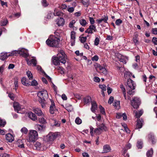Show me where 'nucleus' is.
I'll list each match as a JSON object with an SVG mask.
<instances>
[{"label":"nucleus","mask_w":157,"mask_h":157,"mask_svg":"<svg viewBox=\"0 0 157 157\" xmlns=\"http://www.w3.org/2000/svg\"><path fill=\"white\" fill-rule=\"evenodd\" d=\"M66 55L64 52L63 50H60L57 55V56L52 58V63L55 65H59L60 62L65 64L66 62Z\"/></svg>","instance_id":"f257e3e1"},{"label":"nucleus","mask_w":157,"mask_h":157,"mask_svg":"<svg viewBox=\"0 0 157 157\" xmlns=\"http://www.w3.org/2000/svg\"><path fill=\"white\" fill-rule=\"evenodd\" d=\"M59 36H50L46 41L47 44L49 47L58 48L59 47L60 41Z\"/></svg>","instance_id":"f03ea898"},{"label":"nucleus","mask_w":157,"mask_h":157,"mask_svg":"<svg viewBox=\"0 0 157 157\" xmlns=\"http://www.w3.org/2000/svg\"><path fill=\"white\" fill-rule=\"evenodd\" d=\"M98 128H95L94 130V128L92 126L90 127V133L92 136H93L94 134L96 135H99L101 134L103 130L106 131L107 128L103 124H101L98 125V123H97Z\"/></svg>","instance_id":"7ed1b4c3"},{"label":"nucleus","mask_w":157,"mask_h":157,"mask_svg":"<svg viewBox=\"0 0 157 157\" xmlns=\"http://www.w3.org/2000/svg\"><path fill=\"white\" fill-rule=\"evenodd\" d=\"M60 135L59 133L57 132H50L46 136V140L50 143L53 142L56 138Z\"/></svg>","instance_id":"20e7f679"},{"label":"nucleus","mask_w":157,"mask_h":157,"mask_svg":"<svg viewBox=\"0 0 157 157\" xmlns=\"http://www.w3.org/2000/svg\"><path fill=\"white\" fill-rule=\"evenodd\" d=\"M13 107L15 111L18 113H24L26 112L24 107L21 105L17 102H14L13 104Z\"/></svg>","instance_id":"39448f33"},{"label":"nucleus","mask_w":157,"mask_h":157,"mask_svg":"<svg viewBox=\"0 0 157 157\" xmlns=\"http://www.w3.org/2000/svg\"><path fill=\"white\" fill-rule=\"evenodd\" d=\"M106 64L104 63L102 65L97 64L96 67L97 71L101 73H102L105 75L108 74V72L106 68Z\"/></svg>","instance_id":"423d86ee"},{"label":"nucleus","mask_w":157,"mask_h":157,"mask_svg":"<svg viewBox=\"0 0 157 157\" xmlns=\"http://www.w3.org/2000/svg\"><path fill=\"white\" fill-rule=\"evenodd\" d=\"M29 141L30 142L34 141L38 138V134L37 132L34 130H31L29 134Z\"/></svg>","instance_id":"0eeeda50"},{"label":"nucleus","mask_w":157,"mask_h":157,"mask_svg":"<svg viewBox=\"0 0 157 157\" xmlns=\"http://www.w3.org/2000/svg\"><path fill=\"white\" fill-rule=\"evenodd\" d=\"M37 95L40 98L39 100H45L48 97L47 91L45 90H43L39 92L37 94Z\"/></svg>","instance_id":"6e6552de"},{"label":"nucleus","mask_w":157,"mask_h":157,"mask_svg":"<svg viewBox=\"0 0 157 157\" xmlns=\"http://www.w3.org/2000/svg\"><path fill=\"white\" fill-rule=\"evenodd\" d=\"M140 104V100L139 98L137 97H134L131 101V105L134 109H137Z\"/></svg>","instance_id":"1a4fd4ad"},{"label":"nucleus","mask_w":157,"mask_h":157,"mask_svg":"<svg viewBox=\"0 0 157 157\" xmlns=\"http://www.w3.org/2000/svg\"><path fill=\"white\" fill-rule=\"evenodd\" d=\"M127 85L128 86L127 87V88H128L133 90L135 89L136 86V84L130 78L128 80Z\"/></svg>","instance_id":"9d476101"},{"label":"nucleus","mask_w":157,"mask_h":157,"mask_svg":"<svg viewBox=\"0 0 157 157\" xmlns=\"http://www.w3.org/2000/svg\"><path fill=\"white\" fill-rule=\"evenodd\" d=\"M97 29L96 27L94 25H90L89 28L85 31V33L89 34H92L93 32H96Z\"/></svg>","instance_id":"9b49d317"},{"label":"nucleus","mask_w":157,"mask_h":157,"mask_svg":"<svg viewBox=\"0 0 157 157\" xmlns=\"http://www.w3.org/2000/svg\"><path fill=\"white\" fill-rule=\"evenodd\" d=\"M144 121L142 119L138 118L137 120V123L136 124V129H140L142 127Z\"/></svg>","instance_id":"f8f14e48"},{"label":"nucleus","mask_w":157,"mask_h":157,"mask_svg":"<svg viewBox=\"0 0 157 157\" xmlns=\"http://www.w3.org/2000/svg\"><path fill=\"white\" fill-rule=\"evenodd\" d=\"M56 22V24L59 26H63L65 23L64 19L62 17H60L57 19Z\"/></svg>","instance_id":"ddd939ff"},{"label":"nucleus","mask_w":157,"mask_h":157,"mask_svg":"<svg viewBox=\"0 0 157 157\" xmlns=\"http://www.w3.org/2000/svg\"><path fill=\"white\" fill-rule=\"evenodd\" d=\"M51 104L50 107V112L51 114H54L56 110L55 103L52 100H51Z\"/></svg>","instance_id":"4468645a"},{"label":"nucleus","mask_w":157,"mask_h":157,"mask_svg":"<svg viewBox=\"0 0 157 157\" xmlns=\"http://www.w3.org/2000/svg\"><path fill=\"white\" fill-rule=\"evenodd\" d=\"M75 33L74 31H72L71 32V42L72 46L74 45L75 44Z\"/></svg>","instance_id":"2eb2a0df"},{"label":"nucleus","mask_w":157,"mask_h":157,"mask_svg":"<svg viewBox=\"0 0 157 157\" xmlns=\"http://www.w3.org/2000/svg\"><path fill=\"white\" fill-rule=\"evenodd\" d=\"M21 82L24 85L28 86H30V82L25 77H23L21 80Z\"/></svg>","instance_id":"dca6fc26"},{"label":"nucleus","mask_w":157,"mask_h":157,"mask_svg":"<svg viewBox=\"0 0 157 157\" xmlns=\"http://www.w3.org/2000/svg\"><path fill=\"white\" fill-rule=\"evenodd\" d=\"M26 60L29 65H30L33 64L34 66H36V61L35 58H33L30 60L28 58L26 59Z\"/></svg>","instance_id":"f3484780"},{"label":"nucleus","mask_w":157,"mask_h":157,"mask_svg":"<svg viewBox=\"0 0 157 157\" xmlns=\"http://www.w3.org/2000/svg\"><path fill=\"white\" fill-rule=\"evenodd\" d=\"M28 115L29 118L33 121H35L37 120V117L35 114L31 112H29L28 113Z\"/></svg>","instance_id":"a211bd4d"},{"label":"nucleus","mask_w":157,"mask_h":157,"mask_svg":"<svg viewBox=\"0 0 157 157\" xmlns=\"http://www.w3.org/2000/svg\"><path fill=\"white\" fill-rule=\"evenodd\" d=\"M6 138L9 142H12L14 139L13 136L10 133H8L6 135Z\"/></svg>","instance_id":"6ab92c4d"},{"label":"nucleus","mask_w":157,"mask_h":157,"mask_svg":"<svg viewBox=\"0 0 157 157\" xmlns=\"http://www.w3.org/2000/svg\"><path fill=\"white\" fill-rule=\"evenodd\" d=\"M33 110L34 113L39 116H41L43 114L42 111L39 108H34Z\"/></svg>","instance_id":"aec40b11"},{"label":"nucleus","mask_w":157,"mask_h":157,"mask_svg":"<svg viewBox=\"0 0 157 157\" xmlns=\"http://www.w3.org/2000/svg\"><path fill=\"white\" fill-rule=\"evenodd\" d=\"M37 68L38 70L40 71L41 72L43 73L44 74L45 76L46 77L49 81H51V78L43 70L41 67L40 66H37Z\"/></svg>","instance_id":"412c9836"},{"label":"nucleus","mask_w":157,"mask_h":157,"mask_svg":"<svg viewBox=\"0 0 157 157\" xmlns=\"http://www.w3.org/2000/svg\"><path fill=\"white\" fill-rule=\"evenodd\" d=\"M111 150V147L109 145L106 144L103 146V153H107L109 152Z\"/></svg>","instance_id":"4be33fe9"},{"label":"nucleus","mask_w":157,"mask_h":157,"mask_svg":"<svg viewBox=\"0 0 157 157\" xmlns=\"http://www.w3.org/2000/svg\"><path fill=\"white\" fill-rule=\"evenodd\" d=\"M91 110L94 113L95 112V110L97 109V104L95 101H92L91 102Z\"/></svg>","instance_id":"5701e85b"},{"label":"nucleus","mask_w":157,"mask_h":157,"mask_svg":"<svg viewBox=\"0 0 157 157\" xmlns=\"http://www.w3.org/2000/svg\"><path fill=\"white\" fill-rule=\"evenodd\" d=\"M36 127L38 130L40 131H44L46 127V126L44 125L39 124H36Z\"/></svg>","instance_id":"b1692460"},{"label":"nucleus","mask_w":157,"mask_h":157,"mask_svg":"<svg viewBox=\"0 0 157 157\" xmlns=\"http://www.w3.org/2000/svg\"><path fill=\"white\" fill-rule=\"evenodd\" d=\"M42 145L40 142H37L34 144V147L36 149L38 150H40L42 147Z\"/></svg>","instance_id":"393cba45"},{"label":"nucleus","mask_w":157,"mask_h":157,"mask_svg":"<svg viewBox=\"0 0 157 157\" xmlns=\"http://www.w3.org/2000/svg\"><path fill=\"white\" fill-rule=\"evenodd\" d=\"M8 57L7 53H2L0 55V59L3 60L6 59Z\"/></svg>","instance_id":"a878e982"},{"label":"nucleus","mask_w":157,"mask_h":157,"mask_svg":"<svg viewBox=\"0 0 157 157\" xmlns=\"http://www.w3.org/2000/svg\"><path fill=\"white\" fill-rule=\"evenodd\" d=\"M79 21L80 24L83 27H85L88 24L86 21L84 19H81Z\"/></svg>","instance_id":"bb28decb"},{"label":"nucleus","mask_w":157,"mask_h":157,"mask_svg":"<svg viewBox=\"0 0 157 157\" xmlns=\"http://www.w3.org/2000/svg\"><path fill=\"white\" fill-rule=\"evenodd\" d=\"M149 140L151 141L152 144H154L155 143L154 136L152 134H150L148 136Z\"/></svg>","instance_id":"cd10ccee"},{"label":"nucleus","mask_w":157,"mask_h":157,"mask_svg":"<svg viewBox=\"0 0 157 157\" xmlns=\"http://www.w3.org/2000/svg\"><path fill=\"white\" fill-rule=\"evenodd\" d=\"M81 2L85 7H87L90 4L89 0H80Z\"/></svg>","instance_id":"c85d7f7f"},{"label":"nucleus","mask_w":157,"mask_h":157,"mask_svg":"<svg viewBox=\"0 0 157 157\" xmlns=\"http://www.w3.org/2000/svg\"><path fill=\"white\" fill-rule=\"evenodd\" d=\"M120 87L122 91L125 99H126V90L122 84L121 85Z\"/></svg>","instance_id":"c756f323"},{"label":"nucleus","mask_w":157,"mask_h":157,"mask_svg":"<svg viewBox=\"0 0 157 157\" xmlns=\"http://www.w3.org/2000/svg\"><path fill=\"white\" fill-rule=\"evenodd\" d=\"M135 113V116L137 118H139L142 115L143 113V111L142 110H140L139 112H137L136 111V112L134 111Z\"/></svg>","instance_id":"7c9ffc66"},{"label":"nucleus","mask_w":157,"mask_h":157,"mask_svg":"<svg viewBox=\"0 0 157 157\" xmlns=\"http://www.w3.org/2000/svg\"><path fill=\"white\" fill-rule=\"evenodd\" d=\"M52 122H53V124H51L52 126L59 127L60 125V123L59 121H56V120H52Z\"/></svg>","instance_id":"2f4dec72"},{"label":"nucleus","mask_w":157,"mask_h":157,"mask_svg":"<svg viewBox=\"0 0 157 157\" xmlns=\"http://www.w3.org/2000/svg\"><path fill=\"white\" fill-rule=\"evenodd\" d=\"M14 84L15 86V89L16 90L18 86V78H15L14 80Z\"/></svg>","instance_id":"473e14b6"},{"label":"nucleus","mask_w":157,"mask_h":157,"mask_svg":"<svg viewBox=\"0 0 157 157\" xmlns=\"http://www.w3.org/2000/svg\"><path fill=\"white\" fill-rule=\"evenodd\" d=\"M8 23V21L6 19H4L1 21V25L4 26L6 25Z\"/></svg>","instance_id":"72a5a7b5"},{"label":"nucleus","mask_w":157,"mask_h":157,"mask_svg":"<svg viewBox=\"0 0 157 157\" xmlns=\"http://www.w3.org/2000/svg\"><path fill=\"white\" fill-rule=\"evenodd\" d=\"M127 93L128 94L131 95H133L135 93V91H134V90L130 88H127Z\"/></svg>","instance_id":"f704fd0d"},{"label":"nucleus","mask_w":157,"mask_h":157,"mask_svg":"<svg viewBox=\"0 0 157 157\" xmlns=\"http://www.w3.org/2000/svg\"><path fill=\"white\" fill-rule=\"evenodd\" d=\"M91 100V98L90 96H87L83 99L84 102L86 104L89 103Z\"/></svg>","instance_id":"c9c22d12"},{"label":"nucleus","mask_w":157,"mask_h":157,"mask_svg":"<svg viewBox=\"0 0 157 157\" xmlns=\"http://www.w3.org/2000/svg\"><path fill=\"white\" fill-rule=\"evenodd\" d=\"M11 52H12V55L13 56H17V55L18 54H22V51L20 50H18V51L15 50V51H13Z\"/></svg>","instance_id":"e433bc0d"},{"label":"nucleus","mask_w":157,"mask_h":157,"mask_svg":"<svg viewBox=\"0 0 157 157\" xmlns=\"http://www.w3.org/2000/svg\"><path fill=\"white\" fill-rule=\"evenodd\" d=\"M153 154V151L152 148H151L149 150L147 151V157H152Z\"/></svg>","instance_id":"4c0bfd02"},{"label":"nucleus","mask_w":157,"mask_h":157,"mask_svg":"<svg viewBox=\"0 0 157 157\" xmlns=\"http://www.w3.org/2000/svg\"><path fill=\"white\" fill-rule=\"evenodd\" d=\"M131 146L132 145L130 143H128L126 145L125 149L123 151L124 155H125V153L127 151L131 148Z\"/></svg>","instance_id":"58836bf2"},{"label":"nucleus","mask_w":157,"mask_h":157,"mask_svg":"<svg viewBox=\"0 0 157 157\" xmlns=\"http://www.w3.org/2000/svg\"><path fill=\"white\" fill-rule=\"evenodd\" d=\"M143 143L140 140L137 142V147L138 149H141L142 147Z\"/></svg>","instance_id":"ea45409f"},{"label":"nucleus","mask_w":157,"mask_h":157,"mask_svg":"<svg viewBox=\"0 0 157 157\" xmlns=\"http://www.w3.org/2000/svg\"><path fill=\"white\" fill-rule=\"evenodd\" d=\"M6 124V121L0 118V127H4Z\"/></svg>","instance_id":"a19ab883"},{"label":"nucleus","mask_w":157,"mask_h":157,"mask_svg":"<svg viewBox=\"0 0 157 157\" xmlns=\"http://www.w3.org/2000/svg\"><path fill=\"white\" fill-rule=\"evenodd\" d=\"M26 75L29 79H33V76L31 72L29 71L26 72Z\"/></svg>","instance_id":"79ce46f5"},{"label":"nucleus","mask_w":157,"mask_h":157,"mask_svg":"<svg viewBox=\"0 0 157 157\" xmlns=\"http://www.w3.org/2000/svg\"><path fill=\"white\" fill-rule=\"evenodd\" d=\"M54 14H53V13L50 12L48 14L46 18L48 19H50L54 17Z\"/></svg>","instance_id":"37998d69"},{"label":"nucleus","mask_w":157,"mask_h":157,"mask_svg":"<svg viewBox=\"0 0 157 157\" xmlns=\"http://www.w3.org/2000/svg\"><path fill=\"white\" fill-rule=\"evenodd\" d=\"M39 122L41 124H44L46 123L45 119L44 117H40L39 119Z\"/></svg>","instance_id":"c03bdc74"},{"label":"nucleus","mask_w":157,"mask_h":157,"mask_svg":"<svg viewBox=\"0 0 157 157\" xmlns=\"http://www.w3.org/2000/svg\"><path fill=\"white\" fill-rule=\"evenodd\" d=\"M100 19L102 21H103L105 23H107V21L108 20V17L107 16L104 15Z\"/></svg>","instance_id":"a18cd8bd"},{"label":"nucleus","mask_w":157,"mask_h":157,"mask_svg":"<svg viewBox=\"0 0 157 157\" xmlns=\"http://www.w3.org/2000/svg\"><path fill=\"white\" fill-rule=\"evenodd\" d=\"M100 111V112L103 115H105V109L101 105H100L99 107Z\"/></svg>","instance_id":"49530a36"},{"label":"nucleus","mask_w":157,"mask_h":157,"mask_svg":"<svg viewBox=\"0 0 157 157\" xmlns=\"http://www.w3.org/2000/svg\"><path fill=\"white\" fill-rule=\"evenodd\" d=\"M99 88L102 90V91H105L106 90V86L104 85H100L99 86Z\"/></svg>","instance_id":"de8ad7c7"},{"label":"nucleus","mask_w":157,"mask_h":157,"mask_svg":"<svg viewBox=\"0 0 157 157\" xmlns=\"http://www.w3.org/2000/svg\"><path fill=\"white\" fill-rule=\"evenodd\" d=\"M41 104V106L43 108H44L45 106V100L42 99L39 100Z\"/></svg>","instance_id":"09e8293b"},{"label":"nucleus","mask_w":157,"mask_h":157,"mask_svg":"<svg viewBox=\"0 0 157 157\" xmlns=\"http://www.w3.org/2000/svg\"><path fill=\"white\" fill-rule=\"evenodd\" d=\"M75 21L74 20H73L71 21L69 23V27L70 28H72L73 27L75 23Z\"/></svg>","instance_id":"8fccbe9b"},{"label":"nucleus","mask_w":157,"mask_h":157,"mask_svg":"<svg viewBox=\"0 0 157 157\" xmlns=\"http://www.w3.org/2000/svg\"><path fill=\"white\" fill-rule=\"evenodd\" d=\"M53 14H54V16H59L61 15L62 13L59 11H57L55 10Z\"/></svg>","instance_id":"3c124183"},{"label":"nucleus","mask_w":157,"mask_h":157,"mask_svg":"<svg viewBox=\"0 0 157 157\" xmlns=\"http://www.w3.org/2000/svg\"><path fill=\"white\" fill-rule=\"evenodd\" d=\"M75 122L77 124H79L82 123V120L79 117H77L75 119Z\"/></svg>","instance_id":"603ef678"},{"label":"nucleus","mask_w":157,"mask_h":157,"mask_svg":"<svg viewBox=\"0 0 157 157\" xmlns=\"http://www.w3.org/2000/svg\"><path fill=\"white\" fill-rule=\"evenodd\" d=\"M21 131L22 132L26 134L27 133L28 130L26 128L24 127L21 128Z\"/></svg>","instance_id":"864d4df0"},{"label":"nucleus","mask_w":157,"mask_h":157,"mask_svg":"<svg viewBox=\"0 0 157 157\" xmlns=\"http://www.w3.org/2000/svg\"><path fill=\"white\" fill-rule=\"evenodd\" d=\"M21 140H18L17 141V143H19V144L18 145V147L21 148H24V144L23 143H22L21 144H20V143H21Z\"/></svg>","instance_id":"5fc2aeb1"},{"label":"nucleus","mask_w":157,"mask_h":157,"mask_svg":"<svg viewBox=\"0 0 157 157\" xmlns=\"http://www.w3.org/2000/svg\"><path fill=\"white\" fill-rule=\"evenodd\" d=\"M42 4L44 7H46L48 5V4L46 0H42Z\"/></svg>","instance_id":"6e6d98bb"},{"label":"nucleus","mask_w":157,"mask_h":157,"mask_svg":"<svg viewBox=\"0 0 157 157\" xmlns=\"http://www.w3.org/2000/svg\"><path fill=\"white\" fill-rule=\"evenodd\" d=\"M122 22V21L121 19H117L115 22L116 24L117 25H119Z\"/></svg>","instance_id":"4d7b16f0"},{"label":"nucleus","mask_w":157,"mask_h":157,"mask_svg":"<svg viewBox=\"0 0 157 157\" xmlns=\"http://www.w3.org/2000/svg\"><path fill=\"white\" fill-rule=\"evenodd\" d=\"M120 101H115L113 103V105L116 107V108H118L119 107Z\"/></svg>","instance_id":"13d9d810"},{"label":"nucleus","mask_w":157,"mask_h":157,"mask_svg":"<svg viewBox=\"0 0 157 157\" xmlns=\"http://www.w3.org/2000/svg\"><path fill=\"white\" fill-rule=\"evenodd\" d=\"M99 59V57L97 55H95L94 57L92 58L91 60L93 61H97Z\"/></svg>","instance_id":"bf43d9fd"},{"label":"nucleus","mask_w":157,"mask_h":157,"mask_svg":"<svg viewBox=\"0 0 157 157\" xmlns=\"http://www.w3.org/2000/svg\"><path fill=\"white\" fill-rule=\"evenodd\" d=\"M100 41L98 37H96L94 40V45L97 46L99 44Z\"/></svg>","instance_id":"052dcab7"},{"label":"nucleus","mask_w":157,"mask_h":157,"mask_svg":"<svg viewBox=\"0 0 157 157\" xmlns=\"http://www.w3.org/2000/svg\"><path fill=\"white\" fill-rule=\"evenodd\" d=\"M8 96L12 100H13L14 99V94L12 93H9L8 94Z\"/></svg>","instance_id":"680f3d73"},{"label":"nucleus","mask_w":157,"mask_h":157,"mask_svg":"<svg viewBox=\"0 0 157 157\" xmlns=\"http://www.w3.org/2000/svg\"><path fill=\"white\" fill-rule=\"evenodd\" d=\"M21 50L22 51V54H21V55H22L23 56L25 57H28L29 56L28 53L24 52V51L23 50Z\"/></svg>","instance_id":"e2e57ef3"},{"label":"nucleus","mask_w":157,"mask_h":157,"mask_svg":"<svg viewBox=\"0 0 157 157\" xmlns=\"http://www.w3.org/2000/svg\"><path fill=\"white\" fill-rule=\"evenodd\" d=\"M137 36H136L133 39V42L135 43V44H138V40L137 39Z\"/></svg>","instance_id":"0e129e2a"},{"label":"nucleus","mask_w":157,"mask_h":157,"mask_svg":"<svg viewBox=\"0 0 157 157\" xmlns=\"http://www.w3.org/2000/svg\"><path fill=\"white\" fill-rule=\"evenodd\" d=\"M67 10L69 13H72L74 10V8L73 7L68 8H67Z\"/></svg>","instance_id":"69168bd1"},{"label":"nucleus","mask_w":157,"mask_h":157,"mask_svg":"<svg viewBox=\"0 0 157 157\" xmlns=\"http://www.w3.org/2000/svg\"><path fill=\"white\" fill-rule=\"evenodd\" d=\"M87 39L86 37H82L81 38L80 41L81 43H84L86 40Z\"/></svg>","instance_id":"338daca9"},{"label":"nucleus","mask_w":157,"mask_h":157,"mask_svg":"<svg viewBox=\"0 0 157 157\" xmlns=\"http://www.w3.org/2000/svg\"><path fill=\"white\" fill-rule=\"evenodd\" d=\"M152 41L155 45H157V38L153 37L152 39Z\"/></svg>","instance_id":"774afa93"}]
</instances>
